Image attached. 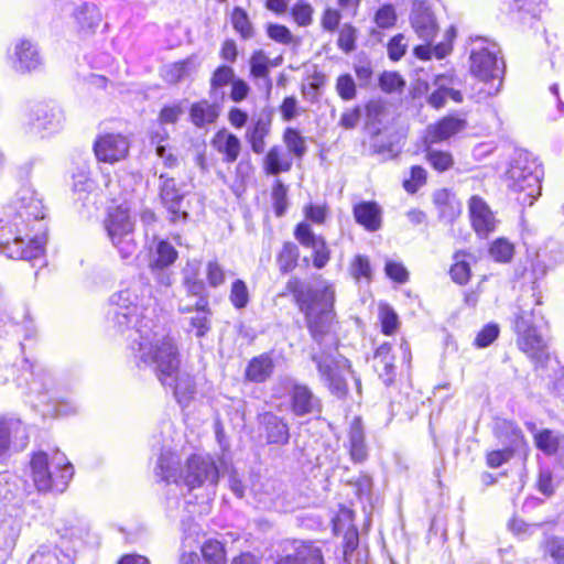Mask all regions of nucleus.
Wrapping results in <instances>:
<instances>
[{
  "label": "nucleus",
  "mask_w": 564,
  "mask_h": 564,
  "mask_svg": "<svg viewBox=\"0 0 564 564\" xmlns=\"http://www.w3.org/2000/svg\"><path fill=\"white\" fill-rule=\"evenodd\" d=\"M285 290L292 294L299 311L304 315L312 338L318 345L329 338V345L334 346L336 344L332 336L336 324L334 285L325 280L313 285L297 276H291L286 282Z\"/></svg>",
  "instance_id": "2"
},
{
  "label": "nucleus",
  "mask_w": 564,
  "mask_h": 564,
  "mask_svg": "<svg viewBox=\"0 0 564 564\" xmlns=\"http://www.w3.org/2000/svg\"><path fill=\"white\" fill-rule=\"evenodd\" d=\"M535 446L547 456L564 452V434L549 429L534 433Z\"/></svg>",
  "instance_id": "35"
},
{
  "label": "nucleus",
  "mask_w": 564,
  "mask_h": 564,
  "mask_svg": "<svg viewBox=\"0 0 564 564\" xmlns=\"http://www.w3.org/2000/svg\"><path fill=\"white\" fill-rule=\"evenodd\" d=\"M509 188L517 194L522 206H532L541 195L543 170L538 161L527 152L513 159L508 170Z\"/></svg>",
  "instance_id": "6"
},
{
  "label": "nucleus",
  "mask_w": 564,
  "mask_h": 564,
  "mask_svg": "<svg viewBox=\"0 0 564 564\" xmlns=\"http://www.w3.org/2000/svg\"><path fill=\"white\" fill-rule=\"evenodd\" d=\"M260 424L268 444L282 446L289 443L290 429L282 417L272 412H265L260 416Z\"/></svg>",
  "instance_id": "24"
},
{
  "label": "nucleus",
  "mask_w": 564,
  "mask_h": 564,
  "mask_svg": "<svg viewBox=\"0 0 564 564\" xmlns=\"http://www.w3.org/2000/svg\"><path fill=\"white\" fill-rule=\"evenodd\" d=\"M34 487L40 492H64L74 475V467L58 449L34 453L30 462Z\"/></svg>",
  "instance_id": "5"
},
{
  "label": "nucleus",
  "mask_w": 564,
  "mask_h": 564,
  "mask_svg": "<svg viewBox=\"0 0 564 564\" xmlns=\"http://www.w3.org/2000/svg\"><path fill=\"white\" fill-rule=\"evenodd\" d=\"M350 457L355 463H361L367 458V446L365 444V433L359 417H355L350 423L348 433Z\"/></svg>",
  "instance_id": "36"
},
{
  "label": "nucleus",
  "mask_w": 564,
  "mask_h": 564,
  "mask_svg": "<svg viewBox=\"0 0 564 564\" xmlns=\"http://www.w3.org/2000/svg\"><path fill=\"white\" fill-rule=\"evenodd\" d=\"M192 122L198 127L204 128L207 124L214 123L218 116L219 109L217 105L210 104L207 100H202L193 104L189 111Z\"/></svg>",
  "instance_id": "38"
},
{
  "label": "nucleus",
  "mask_w": 564,
  "mask_h": 564,
  "mask_svg": "<svg viewBox=\"0 0 564 564\" xmlns=\"http://www.w3.org/2000/svg\"><path fill=\"white\" fill-rule=\"evenodd\" d=\"M29 443V433L25 424L13 415L0 417V456L10 448L23 451Z\"/></svg>",
  "instance_id": "14"
},
{
  "label": "nucleus",
  "mask_w": 564,
  "mask_h": 564,
  "mask_svg": "<svg viewBox=\"0 0 564 564\" xmlns=\"http://www.w3.org/2000/svg\"><path fill=\"white\" fill-rule=\"evenodd\" d=\"M373 368L384 384L389 386L393 382L397 370L394 356L391 354V345L389 343H383L376 349Z\"/></svg>",
  "instance_id": "27"
},
{
  "label": "nucleus",
  "mask_w": 564,
  "mask_h": 564,
  "mask_svg": "<svg viewBox=\"0 0 564 564\" xmlns=\"http://www.w3.org/2000/svg\"><path fill=\"white\" fill-rule=\"evenodd\" d=\"M350 272L356 280L361 278L369 279L371 275L369 259L361 254L356 256L351 262Z\"/></svg>",
  "instance_id": "64"
},
{
  "label": "nucleus",
  "mask_w": 564,
  "mask_h": 564,
  "mask_svg": "<svg viewBox=\"0 0 564 564\" xmlns=\"http://www.w3.org/2000/svg\"><path fill=\"white\" fill-rule=\"evenodd\" d=\"M74 18L80 32H94L101 21L100 10L95 4L83 3L74 11Z\"/></svg>",
  "instance_id": "37"
},
{
  "label": "nucleus",
  "mask_w": 564,
  "mask_h": 564,
  "mask_svg": "<svg viewBox=\"0 0 564 564\" xmlns=\"http://www.w3.org/2000/svg\"><path fill=\"white\" fill-rule=\"evenodd\" d=\"M305 218L314 224L322 225L328 216L326 204H308L304 207Z\"/></svg>",
  "instance_id": "63"
},
{
  "label": "nucleus",
  "mask_w": 564,
  "mask_h": 564,
  "mask_svg": "<svg viewBox=\"0 0 564 564\" xmlns=\"http://www.w3.org/2000/svg\"><path fill=\"white\" fill-rule=\"evenodd\" d=\"M274 362L268 352L253 357L247 365L245 377L248 381L262 383L273 373Z\"/></svg>",
  "instance_id": "30"
},
{
  "label": "nucleus",
  "mask_w": 564,
  "mask_h": 564,
  "mask_svg": "<svg viewBox=\"0 0 564 564\" xmlns=\"http://www.w3.org/2000/svg\"><path fill=\"white\" fill-rule=\"evenodd\" d=\"M312 360L316 364L321 381L338 398L347 393L346 375L352 373L349 361L336 349L313 352Z\"/></svg>",
  "instance_id": "8"
},
{
  "label": "nucleus",
  "mask_w": 564,
  "mask_h": 564,
  "mask_svg": "<svg viewBox=\"0 0 564 564\" xmlns=\"http://www.w3.org/2000/svg\"><path fill=\"white\" fill-rule=\"evenodd\" d=\"M471 227L480 238H487L497 227V219L489 205L478 195L468 200Z\"/></svg>",
  "instance_id": "17"
},
{
  "label": "nucleus",
  "mask_w": 564,
  "mask_h": 564,
  "mask_svg": "<svg viewBox=\"0 0 564 564\" xmlns=\"http://www.w3.org/2000/svg\"><path fill=\"white\" fill-rule=\"evenodd\" d=\"M491 257L499 262H508L513 256V245L506 239H497L490 247Z\"/></svg>",
  "instance_id": "54"
},
{
  "label": "nucleus",
  "mask_w": 564,
  "mask_h": 564,
  "mask_svg": "<svg viewBox=\"0 0 564 564\" xmlns=\"http://www.w3.org/2000/svg\"><path fill=\"white\" fill-rule=\"evenodd\" d=\"M296 240L304 247L313 251V264L316 269H323L329 261V249L325 239L316 236L311 226L306 223H300L294 230Z\"/></svg>",
  "instance_id": "19"
},
{
  "label": "nucleus",
  "mask_w": 564,
  "mask_h": 564,
  "mask_svg": "<svg viewBox=\"0 0 564 564\" xmlns=\"http://www.w3.org/2000/svg\"><path fill=\"white\" fill-rule=\"evenodd\" d=\"M202 554L207 564H225L226 550L218 540H208L202 545Z\"/></svg>",
  "instance_id": "44"
},
{
  "label": "nucleus",
  "mask_w": 564,
  "mask_h": 564,
  "mask_svg": "<svg viewBox=\"0 0 564 564\" xmlns=\"http://www.w3.org/2000/svg\"><path fill=\"white\" fill-rule=\"evenodd\" d=\"M12 67L18 73L35 70L42 64L36 44L28 39L17 41L10 55Z\"/></svg>",
  "instance_id": "21"
},
{
  "label": "nucleus",
  "mask_w": 564,
  "mask_h": 564,
  "mask_svg": "<svg viewBox=\"0 0 564 564\" xmlns=\"http://www.w3.org/2000/svg\"><path fill=\"white\" fill-rule=\"evenodd\" d=\"M275 564H324L322 551L312 542L294 541L292 552L281 556Z\"/></svg>",
  "instance_id": "23"
},
{
  "label": "nucleus",
  "mask_w": 564,
  "mask_h": 564,
  "mask_svg": "<svg viewBox=\"0 0 564 564\" xmlns=\"http://www.w3.org/2000/svg\"><path fill=\"white\" fill-rule=\"evenodd\" d=\"M191 65L192 62L188 59L167 65L164 69V78L170 83H178L189 74Z\"/></svg>",
  "instance_id": "51"
},
{
  "label": "nucleus",
  "mask_w": 564,
  "mask_h": 564,
  "mask_svg": "<svg viewBox=\"0 0 564 564\" xmlns=\"http://www.w3.org/2000/svg\"><path fill=\"white\" fill-rule=\"evenodd\" d=\"M108 317L118 332L130 330L129 348L138 367L152 368L160 382L173 389L177 402L186 405L196 393L194 378L180 370L174 340L153 330L151 289L142 278L133 279L110 297Z\"/></svg>",
  "instance_id": "1"
},
{
  "label": "nucleus",
  "mask_w": 564,
  "mask_h": 564,
  "mask_svg": "<svg viewBox=\"0 0 564 564\" xmlns=\"http://www.w3.org/2000/svg\"><path fill=\"white\" fill-rule=\"evenodd\" d=\"M202 264L197 260L187 261L183 268V285L188 295L198 297L207 296L206 284L200 279Z\"/></svg>",
  "instance_id": "32"
},
{
  "label": "nucleus",
  "mask_w": 564,
  "mask_h": 564,
  "mask_svg": "<svg viewBox=\"0 0 564 564\" xmlns=\"http://www.w3.org/2000/svg\"><path fill=\"white\" fill-rule=\"evenodd\" d=\"M395 21L397 13L392 4H384L376 12L375 22L381 29H389L393 26Z\"/></svg>",
  "instance_id": "59"
},
{
  "label": "nucleus",
  "mask_w": 564,
  "mask_h": 564,
  "mask_svg": "<svg viewBox=\"0 0 564 564\" xmlns=\"http://www.w3.org/2000/svg\"><path fill=\"white\" fill-rule=\"evenodd\" d=\"M151 254L150 267L153 272H155V270L166 269L173 264L177 258V251L165 240H160Z\"/></svg>",
  "instance_id": "40"
},
{
  "label": "nucleus",
  "mask_w": 564,
  "mask_h": 564,
  "mask_svg": "<svg viewBox=\"0 0 564 564\" xmlns=\"http://www.w3.org/2000/svg\"><path fill=\"white\" fill-rule=\"evenodd\" d=\"M235 79V72L230 66L221 65L214 72L210 85L213 89H218L220 87H224L230 83H232Z\"/></svg>",
  "instance_id": "60"
},
{
  "label": "nucleus",
  "mask_w": 564,
  "mask_h": 564,
  "mask_svg": "<svg viewBox=\"0 0 564 564\" xmlns=\"http://www.w3.org/2000/svg\"><path fill=\"white\" fill-rule=\"evenodd\" d=\"M267 34L271 40L283 45H290L295 41L291 31L285 25L278 23H269Z\"/></svg>",
  "instance_id": "53"
},
{
  "label": "nucleus",
  "mask_w": 564,
  "mask_h": 564,
  "mask_svg": "<svg viewBox=\"0 0 564 564\" xmlns=\"http://www.w3.org/2000/svg\"><path fill=\"white\" fill-rule=\"evenodd\" d=\"M299 248L293 242H284L281 251L276 256V263L281 273L286 274L293 271L297 265Z\"/></svg>",
  "instance_id": "42"
},
{
  "label": "nucleus",
  "mask_w": 564,
  "mask_h": 564,
  "mask_svg": "<svg viewBox=\"0 0 564 564\" xmlns=\"http://www.w3.org/2000/svg\"><path fill=\"white\" fill-rule=\"evenodd\" d=\"M290 406L296 416L314 415L322 411L318 397L304 383L293 382L290 389Z\"/></svg>",
  "instance_id": "18"
},
{
  "label": "nucleus",
  "mask_w": 564,
  "mask_h": 564,
  "mask_svg": "<svg viewBox=\"0 0 564 564\" xmlns=\"http://www.w3.org/2000/svg\"><path fill=\"white\" fill-rule=\"evenodd\" d=\"M336 90L341 99L351 100L356 97V84L349 74L340 75L336 80Z\"/></svg>",
  "instance_id": "57"
},
{
  "label": "nucleus",
  "mask_w": 564,
  "mask_h": 564,
  "mask_svg": "<svg viewBox=\"0 0 564 564\" xmlns=\"http://www.w3.org/2000/svg\"><path fill=\"white\" fill-rule=\"evenodd\" d=\"M105 229L122 259L128 260L135 256L138 245L134 239V221L127 208L117 206L110 209L105 219Z\"/></svg>",
  "instance_id": "7"
},
{
  "label": "nucleus",
  "mask_w": 564,
  "mask_h": 564,
  "mask_svg": "<svg viewBox=\"0 0 564 564\" xmlns=\"http://www.w3.org/2000/svg\"><path fill=\"white\" fill-rule=\"evenodd\" d=\"M186 192L184 185L167 174L159 176V197L169 214L171 223L185 221L188 213L185 208L184 198Z\"/></svg>",
  "instance_id": "11"
},
{
  "label": "nucleus",
  "mask_w": 564,
  "mask_h": 564,
  "mask_svg": "<svg viewBox=\"0 0 564 564\" xmlns=\"http://www.w3.org/2000/svg\"><path fill=\"white\" fill-rule=\"evenodd\" d=\"M283 141L290 152H292L296 158H303L306 153V143L305 139L301 135V133L293 128H286L283 134Z\"/></svg>",
  "instance_id": "47"
},
{
  "label": "nucleus",
  "mask_w": 564,
  "mask_h": 564,
  "mask_svg": "<svg viewBox=\"0 0 564 564\" xmlns=\"http://www.w3.org/2000/svg\"><path fill=\"white\" fill-rule=\"evenodd\" d=\"M64 120L63 111L55 106L35 104L29 107L25 113V124L30 133L51 134L62 128Z\"/></svg>",
  "instance_id": "12"
},
{
  "label": "nucleus",
  "mask_w": 564,
  "mask_h": 564,
  "mask_svg": "<svg viewBox=\"0 0 564 564\" xmlns=\"http://www.w3.org/2000/svg\"><path fill=\"white\" fill-rule=\"evenodd\" d=\"M166 138V131L163 129V132H155L151 137V142L156 144L155 153L159 158L163 160V164L166 167H175L177 165V158L174 153L171 152L165 145L161 144L163 140Z\"/></svg>",
  "instance_id": "50"
},
{
  "label": "nucleus",
  "mask_w": 564,
  "mask_h": 564,
  "mask_svg": "<svg viewBox=\"0 0 564 564\" xmlns=\"http://www.w3.org/2000/svg\"><path fill=\"white\" fill-rule=\"evenodd\" d=\"M53 386L54 379L47 369L36 367L32 370V380L29 383V393L42 397L50 392Z\"/></svg>",
  "instance_id": "41"
},
{
  "label": "nucleus",
  "mask_w": 564,
  "mask_h": 564,
  "mask_svg": "<svg viewBox=\"0 0 564 564\" xmlns=\"http://www.w3.org/2000/svg\"><path fill=\"white\" fill-rule=\"evenodd\" d=\"M313 7L304 1H299L292 8V17L300 26H307L312 23Z\"/></svg>",
  "instance_id": "56"
},
{
  "label": "nucleus",
  "mask_w": 564,
  "mask_h": 564,
  "mask_svg": "<svg viewBox=\"0 0 564 564\" xmlns=\"http://www.w3.org/2000/svg\"><path fill=\"white\" fill-rule=\"evenodd\" d=\"M520 305L516 313L514 329L518 334V345L531 358L542 360L546 356V344L538 330L534 311H528Z\"/></svg>",
  "instance_id": "10"
},
{
  "label": "nucleus",
  "mask_w": 564,
  "mask_h": 564,
  "mask_svg": "<svg viewBox=\"0 0 564 564\" xmlns=\"http://www.w3.org/2000/svg\"><path fill=\"white\" fill-rule=\"evenodd\" d=\"M270 59L263 51H257L250 58V73L256 78H267L268 87H271L269 76Z\"/></svg>",
  "instance_id": "49"
},
{
  "label": "nucleus",
  "mask_w": 564,
  "mask_h": 564,
  "mask_svg": "<svg viewBox=\"0 0 564 564\" xmlns=\"http://www.w3.org/2000/svg\"><path fill=\"white\" fill-rule=\"evenodd\" d=\"M447 80H448L447 77L443 76V75L437 76L435 79V85L437 86V89L430 95L429 104L436 109L444 107V105L446 102V99H447L446 83H447Z\"/></svg>",
  "instance_id": "61"
},
{
  "label": "nucleus",
  "mask_w": 564,
  "mask_h": 564,
  "mask_svg": "<svg viewBox=\"0 0 564 564\" xmlns=\"http://www.w3.org/2000/svg\"><path fill=\"white\" fill-rule=\"evenodd\" d=\"M470 254L464 251H458L454 254V264L449 270V274L454 282L464 285L469 281L470 278V264L467 261Z\"/></svg>",
  "instance_id": "43"
},
{
  "label": "nucleus",
  "mask_w": 564,
  "mask_h": 564,
  "mask_svg": "<svg viewBox=\"0 0 564 564\" xmlns=\"http://www.w3.org/2000/svg\"><path fill=\"white\" fill-rule=\"evenodd\" d=\"M356 29L351 24H344L339 31L337 44L340 50L349 53L356 47Z\"/></svg>",
  "instance_id": "58"
},
{
  "label": "nucleus",
  "mask_w": 564,
  "mask_h": 564,
  "mask_svg": "<svg viewBox=\"0 0 564 564\" xmlns=\"http://www.w3.org/2000/svg\"><path fill=\"white\" fill-rule=\"evenodd\" d=\"M15 210V220L20 219V226H28L31 220L37 221L44 218V207L42 200L36 197L35 192L23 186L17 193L13 199Z\"/></svg>",
  "instance_id": "16"
},
{
  "label": "nucleus",
  "mask_w": 564,
  "mask_h": 564,
  "mask_svg": "<svg viewBox=\"0 0 564 564\" xmlns=\"http://www.w3.org/2000/svg\"><path fill=\"white\" fill-rule=\"evenodd\" d=\"M229 301L236 310H243L248 306L250 293L245 281L237 279L231 283Z\"/></svg>",
  "instance_id": "45"
},
{
  "label": "nucleus",
  "mask_w": 564,
  "mask_h": 564,
  "mask_svg": "<svg viewBox=\"0 0 564 564\" xmlns=\"http://www.w3.org/2000/svg\"><path fill=\"white\" fill-rule=\"evenodd\" d=\"M212 145L221 154H224V162H235L241 150V142L235 134L221 129L212 139Z\"/></svg>",
  "instance_id": "31"
},
{
  "label": "nucleus",
  "mask_w": 564,
  "mask_h": 564,
  "mask_svg": "<svg viewBox=\"0 0 564 564\" xmlns=\"http://www.w3.org/2000/svg\"><path fill=\"white\" fill-rule=\"evenodd\" d=\"M21 522L11 516L0 518V564H4L21 533Z\"/></svg>",
  "instance_id": "26"
},
{
  "label": "nucleus",
  "mask_w": 564,
  "mask_h": 564,
  "mask_svg": "<svg viewBox=\"0 0 564 564\" xmlns=\"http://www.w3.org/2000/svg\"><path fill=\"white\" fill-rule=\"evenodd\" d=\"M381 208L375 202H362L354 207L356 221L369 231H377L381 227Z\"/></svg>",
  "instance_id": "33"
},
{
  "label": "nucleus",
  "mask_w": 564,
  "mask_h": 564,
  "mask_svg": "<svg viewBox=\"0 0 564 564\" xmlns=\"http://www.w3.org/2000/svg\"><path fill=\"white\" fill-rule=\"evenodd\" d=\"M291 159L278 145L272 147L263 160V169L265 173L270 175H278L282 172H288L291 170Z\"/></svg>",
  "instance_id": "39"
},
{
  "label": "nucleus",
  "mask_w": 564,
  "mask_h": 564,
  "mask_svg": "<svg viewBox=\"0 0 564 564\" xmlns=\"http://www.w3.org/2000/svg\"><path fill=\"white\" fill-rule=\"evenodd\" d=\"M227 271L217 259L208 260L205 264V275L210 288L217 289L226 281Z\"/></svg>",
  "instance_id": "48"
},
{
  "label": "nucleus",
  "mask_w": 564,
  "mask_h": 564,
  "mask_svg": "<svg viewBox=\"0 0 564 564\" xmlns=\"http://www.w3.org/2000/svg\"><path fill=\"white\" fill-rule=\"evenodd\" d=\"M434 204L438 212V218L452 224L462 213V204L454 194L447 189H441L433 195Z\"/></svg>",
  "instance_id": "28"
},
{
  "label": "nucleus",
  "mask_w": 564,
  "mask_h": 564,
  "mask_svg": "<svg viewBox=\"0 0 564 564\" xmlns=\"http://www.w3.org/2000/svg\"><path fill=\"white\" fill-rule=\"evenodd\" d=\"M130 142L121 133H106L94 143V152L98 161L113 164L127 158Z\"/></svg>",
  "instance_id": "15"
},
{
  "label": "nucleus",
  "mask_w": 564,
  "mask_h": 564,
  "mask_svg": "<svg viewBox=\"0 0 564 564\" xmlns=\"http://www.w3.org/2000/svg\"><path fill=\"white\" fill-rule=\"evenodd\" d=\"M231 23L234 29L241 35L242 39H251L254 35L253 26L247 12L242 8L236 7L232 10Z\"/></svg>",
  "instance_id": "46"
},
{
  "label": "nucleus",
  "mask_w": 564,
  "mask_h": 564,
  "mask_svg": "<svg viewBox=\"0 0 564 564\" xmlns=\"http://www.w3.org/2000/svg\"><path fill=\"white\" fill-rule=\"evenodd\" d=\"M564 263V243L562 241L550 239L543 248L536 252V258L532 263V272L535 278H543L549 270Z\"/></svg>",
  "instance_id": "20"
},
{
  "label": "nucleus",
  "mask_w": 564,
  "mask_h": 564,
  "mask_svg": "<svg viewBox=\"0 0 564 564\" xmlns=\"http://www.w3.org/2000/svg\"><path fill=\"white\" fill-rule=\"evenodd\" d=\"M271 121L260 117L246 130L245 138L256 154H262L265 150V137L270 133Z\"/></svg>",
  "instance_id": "34"
},
{
  "label": "nucleus",
  "mask_w": 564,
  "mask_h": 564,
  "mask_svg": "<svg viewBox=\"0 0 564 564\" xmlns=\"http://www.w3.org/2000/svg\"><path fill=\"white\" fill-rule=\"evenodd\" d=\"M56 549L50 545H41L31 554L26 564H57Z\"/></svg>",
  "instance_id": "52"
},
{
  "label": "nucleus",
  "mask_w": 564,
  "mask_h": 564,
  "mask_svg": "<svg viewBox=\"0 0 564 564\" xmlns=\"http://www.w3.org/2000/svg\"><path fill=\"white\" fill-rule=\"evenodd\" d=\"M20 224L0 220V251L10 259L36 260L43 256L45 239L35 237L24 245Z\"/></svg>",
  "instance_id": "9"
},
{
  "label": "nucleus",
  "mask_w": 564,
  "mask_h": 564,
  "mask_svg": "<svg viewBox=\"0 0 564 564\" xmlns=\"http://www.w3.org/2000/svg\"><path fill=\"white\" fill-rule=\"evenodd\" d=\"M288 188L282 182L276 181L272 188V199L276 216H283L286 209Z\"/></svg>",
  "instance_id": "62"
},
{
  "label": "nucleus",
  "mask_w": 564,
  "mask_h": 564,
  "mask_svg": "<svg viewBox=\"0 0 564 564\" xmlns=\"http://www.w3.org/2000/svg\"><path fill=\"white\" fill-rule=\"evenodd\" d=\"M507 432L510 434V441L506 448L491 451L486 456L487 465L491 468H498L507 463L521 445L524 444V437L521 430L513 423H505Z\"/></svg>",
  "instance_id": "25"
},
{
  "label": "nucleus",
  "mask_w": 564,
  "mask_h": 564,
  "mask_svg": "<svg viewBox=\"0 0 564 564\" xmlns=\"http://www.w3.org/2000/svg\"><path fill=\"white\" fill-rule=\"evenodd\" d=\"M72 188L74 193H78L79 195L93 191L94 181L89 177V173L85 167L78 169V171L73 174Z\"/></svg>",
  "instance_id": "55"
},
{
  "label": "nucleus",
  "mask_w": 564,
  "mask_h": 564,
  "mask_svg": "<svg viewBox=\"0 0 564 564\" xmlns=\"http://www.w3.org/2000/svg\"><path fill=\"white\" fill-rule=\"evenodd\" d=\"M410 19L419 37L431 43L437 33V24L430 7L424 2H414Z\"/></svg>",
  "instance_id": "22"
},
{
  "label": "nucleus",
  "mask_w": 564,
  "mask_h": 564,
  "mask_svg": "<svg viewBox=\"0 0 564 564\" xmlns=\"http://www.w3.org/2000/svg\"><path fill=\"white\" fill-rule=\"evenodd\" d=\"M466 121L462 118L447 116L436 124L427 128V139L431 142H441L464 130Z\"/></svg>",
  "instance_id": "29"
},
{
  "label": "nucleus",
  "mask_w": 564,
  "mask_h": 564,
  "mask_svg": "<svg viewBox=\"0 0 564 564\" xmlns=\"http://www.w3.org/2000/svg\"><path fill=\"white\" fill-rule=\"evenodd\" d=\"M500 54L501 50L496 42L486 37L471 40L469 69L485 84L488 96L497 95L502 88L506 65Z\"/></svg>",
  "instance_id": "4"
},
{
  "label": "nucleus",
  "mask_w": 564,
  "mask_h": 564,
  "mask_svg": "<svg viewBox=\"0 0 564 564\" xmlns=\"http://www.w3.org/2000/svg\"><path fill=\"white\" fill-rule=\"evenodd\" d=\"M178 311L183 314H189L188 317L184 318L186 323L185 330L194 334L196 338H203L210 330L213 313L207 296L198 297L194 306L181 302Z\"/></svg>",
  "instance_id": "13"
},
{
  "label": "nucleus",
  "mask_w": 564,
  "mask_h": 564,
  "mask_svg": "<svg viewBox=\"0 0 564 564\" xmlns=\"http://www.w3.org/2000/svg\"><path fill=\"white\" fill-rule=\"evenodd\" d=\"M154 475L159 480L173 482L191 492L200 487H215L219 480V468L209 454L194 453L182 464L176 452L163 448L156 459Z\"/></svg>",
  "instance_id": "3"
}]
</instances>
